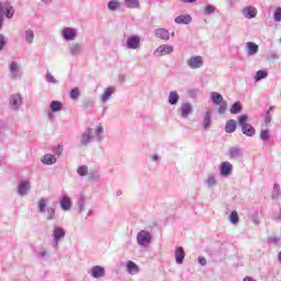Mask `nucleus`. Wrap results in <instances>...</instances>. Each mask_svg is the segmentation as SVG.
<instances>
[{
  "label": "nucleus",
  "mask_w": 281,
  "mask_h": 281,
  "mask_svg": "<svg viewBox=\"0 0 281 281\" xmlns=\"http://www.w3.org/2000/svg\"><path fill=\"white\" fill-rule=\"evenodd\" d=\"M280 196H281L280 184L279 183H274L273 184V189H272V193H271V199L273 201H278V199H280Z\"/></svg>",
  "instance_id": "nucleus-34"
},
{
  "label": "nucleus",
  "mask_w": 281,
  "mask_h": 281,
  "mask_svg": "<svg viewBox=\"0 0 281 281\" xmlns=\"http://www.w3.org/2000/svg\"><path fill=\"white\" fill-rule=\"evenodd\" d=\"M193 111H194V108L190 102L181 103L180 108L178 109V113H180V116L182 117V120H188V117L192 115Z\"/></svg>",
  "instance_id": "nucleus-9"
},
{
  "label": "nucleus",
  "mask_w": 281,
  "mask_h": 281,
  "mask_svg": "<svg viewBox=\"0 0 281 281\" xmlns=\"http://www.w3.org/2000/svg\"><path fill=\"white\" fill-rule=\"evenodd\" d=\"M2 25H3V16H0V30H1Z\"/></svg>",
  "instance_id": "nucleus-61"
},
{
  "label": "nucleus",
  "mask_w": 281,
  "mask_h": 281,
  "mask_svg": "<svg viewBox=\"0 0 281 281\" xmlns=\"http://www.w3.org/2000/svg\"><path fill=\"white\" fill-rule=\"evenodd\" d=\"M241 111H243V105L240 104V102H235L231 108V113L233 115H238V113H240Z\"/></svg>",
  "instance_id": "nucleus-40"
},
{
  "label": "nucleus",
  "mask_w": 281,
  "mask_h": 281,
  "mask_svg": "<svg viewBox=\"0 0 281 281\" xmlns=\"http://www.w3.org/2000/svg\"><path fill=\"white\" fill-rule=\"evenodd\" d=\"M59 204L63 210V212H69L71 210V198L69 195H63L59 199Z\"/></svg>",
  "instance_id": "nucleus-21"
},
{
  "label": "nucleus",
  "mask_w": 281,
  "mask_h": 281,
  "mask_svg": "<svg viewBox=\"0 0 281 281\" xmlns=\"http://www.w3.org/2000/svg\"><path fill=\"white\" fill-rule=\"evenodd\" d=\"M94 134H95V142H98L99 144L102 143V140L104 139V127H102V125H98Z\"/></svg>",
  "instance_id": "nucleus-33"
},
{
  "label": "nucleus",
  "mask_w": 281,
  "mask_h": 281,
  "mask_svg": "<svg viewBox=\"0 0 281 281\" xmlns=\"http://www.w3.org/2000/svg\"><path fill=\"white\" fill-rule=\"evenodd\" d=\"M260 139L261 142H263L265 144H267L268 142H270L271 139V132L269 130H261L260 131Z\"/></svg>",
  "instance_id": "nucleus-37"
},
{
  "label": "nucleus",
  "mask_w": 281,
  "mask_h": 281,
  "mask_svg": "<svg viewBox=\"0 0 281 281\" xmlns=\"http://www.w3.org/2000/svg\"><path fill=\"white\" fill-rule=\"evenodd\" d=\"M5 47V37L3 34H0V52Z\"/></svg>",
  "instance_id": "nucleus-54"
},
{
  "label": "nucleus",
  "mask_w": 281,
  "mask_h": 281,
  "mask_svg": "<svg viewBox=\"0 0 281 281\" xmlns=\"http://www.w3.org/2000/svg\"><path fill=\"white\" fill-rule=\"evenodd\" d=\"M214 12H216V7H214L212 4H207L204 8V14H206V15L214 14Z\"/></svg>",
  "instance_id": "nucleus-50"
},
{
  "label": "nucleus",
  "mask_w": 281,
  "mask_h": 281,
  "mask_svg": "<svg viewBox=\"0 0 281 281\" xmlns=\"http://www.w3.org/2000/svg\"><path fill=\"white\" fill-rule=\"evenodd\" d=\"M113 93H115V88L113 87L105 88L104 92L101 94L102 104H106V102L111 100V95H113Z\"/></svg>",
  "instance_id": "nucleus-26"
},
{
  "label": "nucleus",
  "mask_w": 281,
  "mask_h": 281,
  "mask_svg": "<svg viewBox=\"0 0 281 281\" xmlns=\"http://www.w3.org/2000/svg\"><path fill=\"white\" fill-rule=\"evenodd\" d=\"M30 190H32V182L30 180H22L18 186L19 196H27Z\"/></svg>",
  "instance_id": "nucleus-13"
},
{
  "label": "nucleus",
  "mask_w": 281,
  "mask_h": 281,
  "mask_svg": "<svg viewBox=\"0 0 281 281\" xmlns=\"http://www.w3.org/2000/svg\"><path fill=\"white\" fill-rule=\"evenodd\" d=\"M155 36L161 41H170V32L166 29H157L155 31Z\"/></svg>",
  "instance_id": "nucleus-28"
},
{
  "label": "nucleus",
  "mask_w": 281,
  "mask_h": 281,
  "mask_svg": "<svg viewBox=\"0 0 281 281\" xmlns=\"http://www.w3.org/2000/svg\"><path fill=\"white\" fill-rule=\"evenodd\" d=\"M238 124L234 120H228L225 125V133H236Z\"/></svg>",
  "instance_id": "nucleus-31"
},
{
  "label": "nucleus",
  "mask_w": 281,
  "mask_h": 281,
  "mask_svg": "<svg viewBox=\"0 0 281 281\" xmlns=\"http://www.w3.org/2000/svg\"><path fill=\"white\" fill-rule=\"evenodd\" d=\"M89 106H91V101H86V102H85V108H86V109H89Z\"/></svg>",
  "instance_id": "nucleus-59"
},
{
  "label": "nucleus",
  "mask_w": 281,
  "mask_h": 281,
  "mask_svg": "<svg viewBox=\"0 0 281 281\" xmlns=\"http://www.w3.org/2000/svg\"><path fill=\"white\" fill-rule=\"evenodd\" d=\"M243 148L239 146H233L228 149V157L229 159H240L244 157Z\"/></svg>",
  "instance_id": "nucleus-19"
},
{
  "label": "nucleus",
  "mask_w": 281,
  "mask_h": 281,
  "mask_svg": "<svg viewBox=\"0 0 281 281\" xmlns=\"http://www.w3.org/2000/svg\"><path fill=\"white\" fill-rule=\"evenodd\" d=\"M274 23H281V7H278L273 12Z\"/></svg>",
  "instance_id": "nucleus-48"
},
{
  "label": "nucleus",
  "mask_w": 281,
  "mask_h": 281,
  "mask_svg": "<svg viewBox=\"0 0 281 281\" xmlns=\"http://www.w3.org/2000/svg\"><path fill=\"white\" fill-rule=\"evenodd\" d=\"M136 243L139 247H143V249H146L153 243V235H150L148 231H140L136 235Z\"/></svg>",
  "instance_id": "nucleus-2"
},
{
  "label": "nucleus",
  "mask_w": 281,
  "mask_h": 281,
  "mask_svg": "<svg viewBox=\"0 0 281 281\" xmlns=\"http://www.w3.org/2000/svg\"><path fill=\"white\" fill-rule=\"evenodd\" d=\"M77 205L79 207V212H85V205H87V200L85 196H80L77 201Z\"/></svg>",
  "instance_id": "nucleus-47"
},
{
  "label": "nucleus",
  "mask_w": 281,
  "mask_h": 281,
  "mask_svg": "<svg viewBox=\"0 0 281 281\" xmlns=\"http://www.w3.org/2000/svg\"><path fill=\"white\" fill-rule=\"evenodd\" d=\"M278 260L281 262V251L278 254Z\"/></svg>",
  "instance_id": "nucleus-63"
},
{
  "label": "nucleus",
  "mask_w": 281,
  "mask_h": 281,
  "mask_svg": "<svg viewBox=\"0 0 281 281\" xmlns=\"http://www.w3.org/2000/svg\"><path fill=\"white\" fill-rule=\"evenodd\" d=\"M159 160H160L159 155L155 154L151 156V161H154L155 164H159Z\"/></svg>",
  "instance_id": "nucleus-56"
},
{
  "label": "nucleus",
  "mask_w": 281,
  "mask_h": 281,
  "mask_svg": "<svg viewBox=\"0 0 281 281\" xmlns=\"http://www.w3.org/2000/svg\"><path fill=\"white\" fill-rule=\"evenodd\" d=\"M175 259L177 265H183V260H186V250H183V247L176 248Z\"/></svg>",
  "instance_id": "nucleus-25"
},
{
  "label": "nucleus",
  "mask_w": 281,
  "mask_h": 281,
  "mask_svg": "<svg viewBox=\"0 0 281 281\" xmlns=\"http://www.w3.org/2000/svg\"><path fill=\"white\" fill-rule=\"evenodd\" d=\"M53 153L54 155H56V157H60V155H63V146L57 145L56 147H54Z\"/></svg>",
  "instance_id": "nucleus-52"
},
{
  "label": "nucleus",
  "mask_w": 281,
  "mask_h": 281,
  "mask_svg": "<svg viewBox=\"0 0 281 281\" xmlns=\"http://www.w3.org/2000/svg\"><path fill=\"white\" fill-rule=\"evenodd\" d=\"M139 47H142V37L132 35L126 38L127 49H139Z\"/></svg>",
  "instance_id": "nucleus-12"
},
{
  "label": "nucleus",
  "mask_w": 281,
  "mask_h": 281,
  "mask_svg": "<svg viewBox=\"0 0 281 281\" xmlns=\"http://www.w3.org/2000/svg\"><path fill=\"white\" fill-rule=\"evenodd\" d=\"M0 16L12 19L14 16V7L10 5V3L0 2Z\"/></svg>",
  "instance_id": "nucleus-14"
},
{
  "label": "nucleus",
  "mask_w": 281,
  "mask_h": 281,
  "mask_svg": "<svg viewBox=\"0 0 281 281\" xmlns=\"http://www.w3.org/2000/svg\"><path fill=\"white\" fill-rule=\"evenodd\" d=\"M186 65L189 69H201V67H203V56H191L186 60Z\"/></svg>",
  "instance_id": "nucleus-7"
},
{
  "label": "nucleus",
  "mask_w": 281,
  "mask_h": 281,
  "mask_svg": "<svg viewBox=\"0 0 281 281\" xmlns=\"http://www.w3.org/2000/svg\"><path fill=\"white\" fill-rule=\"evenodd\" d=\"M41 161L44 164V166H54V164L58 161V158H56L55 155L46 154L41 158Z\"/></svg>",
  "instance_id": "nucleus-27"
},
{
  "label": "nucleus",
  "mask_w": 281,
  "mask_h": 281,
  "mask_svg": "<svg viewBox=\"0 0 281 281\" xmlns=\"http://www.w3.org/2000/svg\"><path fill=\"white\" fill-rule=\"evenodd\" d=\"M46 221H54L56 218V209L48 206L45 210Z\"/></svg>",
  "instance_id": "nucleus-35"
},
{
  "label": "nucleus",
  "mask_w": 281,
  "mask_h": 281,
  "mask_svg": "<svg viewBox=\"0 0 281 281\" xmlns=\"http://www.w3.org/2000/svg\"><path fill=\"white\" fill-rule=\"evenodd\" d=\"M70 98L72 100H78V98H80V89L78 88H74L70 90Z\"/></svg>",
  "instance_id": "nucleus-49"
},
{
  "label": "nucleus",
  "mask_w": 281,
  "mask_h": 281,
  "mask_svg": "<svg viewBox=\"0 0 281 281\" xmlns=\"http://www.w3.org/2000/svg\"><path fill=\"white\" fill-rule=\"evenodd\" d=\"M234 170V165L229 161H224L220 166V173L222 177H229Z\"/></svg>",
  "instance_id": "nucleus-17"
},
{
  "label": "nucleus",
  "mask_w": 281,
  "mask_h": 281,
  "mask_svg": "<svg viewBox=\"0 0 281 281\" xmlns=\"http://www.w3.org/2000/svg\"><path fill=\"white\" fill-rule=\"evenodd\" d=\"M49 109L52 113H58L63 111V102L54 100L50 102Z\"/></svg>",
  "instance_id": "nucleus-30"
},
{
  "label": "nucleus",
  "mask_w": 281,
  "mask_h": 281,
  "mask_svg": "<svg viewBox=\"0 0 281 281\" xmlns=\"http://www.w3.org/2000/svg\"><path fill=\"white\" fill-rule=\"evenodd\" d=\"M61 38L66 42L76 41L78 36V30L75 27L66 26L61 30Z\"/></svg>",
  "instance_id": "nucleus-8"
},
{
  "label": "nucleus",
  "mask_w": 281,
  "mask_h": 281,
  "mask_svg": "<svg viewBox=\"0 0 281 281\" xmlns=\"http://www.w3.org/2000/svg\"><path fill=\"white\" fill-rule=\"evenodd\" d=\"M45 207H47V200L42 198L37 202V210H38L40 214H45V211H46Z\"/></svg>",
  "instance_id": "nucleus-38"
},
{
  "label": "nucleus",
  "mask_w": 281,
  "mask_h": 281,
  "mask_svg": "<svg viewBox=\"0 0 281 281\" xmlns=\"http://www.w3.org/2000/svg\"><path fill=\"white\" fill-rule=\"evenodd\" d=\"M104 273H106V272L104 270V267H102V266H94L90 270V276L92 278H95L97 280L100 278H104Z\"/></svg>",
  "instance_id": "nucleus-22"
},
{
  "label": "nucleus",
  "mask_w": 281,
  "mask_h": 281,
  "mask_svg": "<svg viewBox=\"0 0 281 281\" xmlns=\"http://www.w3.org/2000/svg\"><path fill=\"white\" fill-rule=\"evenodd\" d=\"M270 56H271V58H276L277 57L276 53H271Z\"/></svg>",
  "instance_id": "nucleus-64"
},
{
  "label": "nucleus",
  "mask_w": 281,
  "mask_h": 281,
  "mask_svg": "<svg viewBox=\"0 0 281 281\" xmlns=\"http://www.w3.org/2000/svg\"><path fill=\"white\" fill-rule=\"evenodd\" d=\"M175 52V46L168 45V44H162L157 47V49L154 52V55L157 56L158 58L161 56H168Z\"/></svg>",
  "instance_id": "nucleus-11"
},
{
  "label": "nucleus",
  "mask_w": 281,
  "mask_h": 281,
  "mask_svg": "<svg viewBox=\"0 0 281 281\" xmlns=\"http://www.w3.org/2000/svg\"><path fill=\"white\" fill-rule=\"evenodd\" d=\"M91 142H93V128L87 127L86 131L81 133L77 148H87Z\"/></svg>",
  "instance_id": "nucleus-3"
},
{
  "label": "nucleus",
  "mask_w": 281,
  "mask_h": 281,
  "mask_svg": "<svg viewBox=\"0 0 281 281\" xmlns=\"http://www.w3.org/2000/svg\"><path fill=\"white\" fill-rule=\"evenodd\" d=\"M271 113H269V111H267L266 116H265V124H271Z\"/></svg>",
  "instance_id": "nucleus-55"
},
{
  "label": "nucleus",
  "mask_w": 281,
  "mask_h": 281,
  "mask_svg": "<svg viewBox=\"0 0 281 281\" xmlns=\"http://www.w3.org/2000/svg\"><path fill=\"white\" fill-rule=\"evenodd\" d=\"M217 177H218L217 173H209V175H206L204 183L207 186V188H210L212 190L213 188H216V186H218Z\"/></svg>",
  "instance_id": "nucleus-20"
},
{
  "label": "nucleus",
  "mask_w": 281,
  "mask_h": 281,
  "mask_svg": "<svg viewBox=\"0 0 281 281\" xmlns=\"http://www.w3.org/2000/svg\"><path fill=\"white\" fill-rule=\"evenodd\" d=\"M239 221L238 212L233 211L229 215V223H232V225H238Z\"/></svg>",
  "instance_id": "nucleus-44"
},
{
  "label": "nucleus",
  "mask_w": 281,
  "mask_h": 281,
  "mask_svg": "<svg viewBox=\"0 0 281 281\" xmlns=\"http://www.w3.org/2000/svg\"><path fill=\"white\" fill-rule=\"evenodd\" d=\"M42 3H45V5H49V3H52V0H41Z\"/></svg>",
  "instance_id": "nucleus-60"
},
{
  "label": "nucleus",
  "mask_w": 281,
  "mask_h": 281,
  "mask_svg": "<svg viewBox=\"0 0 281 281\" xmlns=\"http://www.w3.org/2000/svg\"><path fill=\"white\" fill-rule=\"evenodd\" d=\"M116 196H122V190L116 191Z\"/></svg>",
  "instance_id": "nucleus-62"
},
{
  "label": "nucleus",
  "mask_w": 281,
  "mask_h": 281,
  "mask_svg": "<svg viewBox=\"0 0 281 281\" xmlns=\"http://www.w3.org/2000/svg\"><path fill=\"white\" fill-rule=\"evenodd\" d=\"M21 106H23V97L19 93L11 94L9 99V109H11V111H21Z\"/></svg>",
  "instance_id": "nucleus-5"
},
{
  "label": "nucleus",
  "mask_w": 281,
  "mask_h": 281,
  "mask_svg": "<svg viewBox=\"0 0 281 281\" xmlns=\"http://www.w3.org/2000/svg\"><path fill=\"white\" fill-rule=\"evenodd\" d=\"M77 173L79 177H87L89 175V167L81 165L77 169Z\"/></svg>",
  "instance_id": "nucleus-43"
},
{
  "label": "nucleus",
  "mask_w": 281,
  "mask_h": 281,
  "mask_svg": "<svg viewBox=\"0 0 281 281\" xmlns=\"http://www.w3.org/2000/svg\"><path fill=\"white\" fill-rule=\"evenodd\" d=\"M179 100H180L179 92H177V91L169 92L168 103L171 106H177V104H179Z\"/></svg>",
  "instance_id": "nucleus-29"
},
{
  "label": "nucleus",
  "mask_w": 281,
  "mask_h": 281,
  "mask_svg": "<svg viewBox=\"0 0 281 281\" xmlns=\"http://www.w3.org/2000/svg\"><path fill=\"white\" fill-rule=\"evenodd\" d=\"M175 23H177L178 25H190V23H192V15L190 14L178 15L175 19Z\"/></svg>",
  "instance_id": "nucleus-23"
},
{
  "label": "nucleus",
  "mask_w": 281,
  "mask_h": 281,
  "mask_svg": "<svg viewBox=\"0 0 281 281\" xmlns=\"http://www.w3.org/2000/svg\"><path fill=\"white\" fill-rule=\"evenodd\" d=\"M211 100H212L213 104L218 106L217 111H218L220 115H223V113H225L227 111V102H225L223 100V94H221L218 92H212Z\"/></svg>",
  "instance_id": "nucleus-4"
},
{
  "label": "nucleus",
  "mask_w": 281,
  "mask_h": 281,
  "mask_svg": "<svg viewBox=\"0 0 281 281\" xmlns=\"http://www.w3.org/2000/svg\"><path fill=\"white\" fill-rule=\"evenodd\" d=\"M66 232L65 228L60 227V226H55L54 231H53V239H54V248L58 249V245L60 243V240H65V236H66Z\"/></svg>",
  "instance_id": "nucleus-6"
},
{
  "label": "nucleus",
  "mask_w": 281,
  "mask_h": 281,
  "mask_svg": "<svg viewBox=\"0 0 281 281\" xmlns=\"http://www.w3.org/2000/svg\"><path fill=\"white\" fill-rule=\"evenodd\" d=\"M82 49H85V45L82 43L72 42L68 44L70 56H80V54H82Z\"/></svg>",
  "instance_id": "nucleus-15"
},
{
  "label": "nucleus",
  "mask_w": 281,
  "mask_h": 281,
  "mask_svg": "<svg viewBox=\"0 0 281 281\" xmlns=\"http://www.w3.org/2000/svg\"><path fill=\"white\" fill-rule=\"evenodd\" d=\"M88 179L90 181H100V175L97 171H88Z\"/></svg>",
  "instance_id": "nucleus-46"
},
{
  "label": "nucleus",
  "mask_w": 281,
  "mask_h": 281,
  "mask_svg": "<svg viewBox=\"0 0 281 281\" xmlns=\"http://www.w3.org/2000/svg\"><path fill=\"white\" fill-rule=\"evenodd\" d=\"M9 71L12 80H19V78H21V64L16 60H12L9 65Z\"/></svg>",
  "instance_id": "nucleus-10"
},
{
  "label": "nucleus",
  "mask_w": 281,
  "mask_h": 281,
  "mask_svg": "<svg viewBox=\"0 0 281 281\" xmlns=\"http://www.w3.org/2000/svg\"><path fill=\"white\" fill-rule=\"evenodd\" d=\"M269 76V72L267 70H258L255 75V81L260 82V80H265Z\"/></svg>",
  "instance_id": "nucleus-39"
},
{
  "label": "nucleus",
  "mask_w": 281,
  "mask_h": 281,
  "mask_svg": "<svg viewBox=\"0 0 281 281\" xmlns=\"http://www.w3.org/2000/svg\"><path fill=\"white\" fill-rule=\"evenodd\" d=\"M241 14L245 19H256L258 16V9L254 5H248L241 9Z\"/></svg>",
  "instance_id": "nucleus-16"
},
{
  "label": "nucleus",
  "mask_w": 281,
  "mask_h": 281,
  "mask_svg": "<svg viewBox=\"0 0 281 281\" xmlns=\"http://www.w3.org/2000/svg\"><path fill=\"white\" fill-rule=\"evenodd\" d=\"M24 38L27 45H32V43H34V31H32V29L26 30L24 33Z\"/></svg>",
  "instance_id": "nucleus-36"
},
{
  "label": "nucleus",
  "mask_w": 281,
  "mask_h": 281,
  "mask_svg": "<svg viewBox=\"0 0 281 281\" xmlns=\"http://www.w3.org/2000/svg\"><path fill=\"white\" fill-rule=\"evenodd\" d=\"M45 80L46 82H48L49 85H58V80H56V78L54 77V75H52V72H47L45 75Z\"/></svg>",
  "instance_id": "nucleus-45"
},
{
  "label": "nucleus",
  "mask_w": 281,
  "mask_h": 281,
  "mask_svg": "<svg viewBox=\"0 0 281 281\" xmlns=\"http://www.w3.org/2000/svg\"><path fill=\"white\" fill-rule=\"evenodd\" d=\"M198 262H199V265H201V267L207 266V259H205V257H199Z\"/></svg>",
  "instance_id": "nucleus-53"
},
{
  "label": "nucleus",
  "mask_w": 281,
  "mask_h": 281,
  "mask_svg": "<svg viewBox=\"0 0 281 281\" xmlns=\"http://www.w3.org/2000/svg\"><path fill=\"white\" fill-rule=\"evenodd\" d=\"M181 3H196V0H180Z\"/></svg>",
  "instance_id": "nucleus-57"
},
{
  "label": "nucleus",
  "mask_w": 281,
  "mask_h": 281,
  "mask_svg": "<svg viewBox=\"0 0 281 281\" xmlns=\"http://www.w3.org/2000/svg\"><path fill=\"white\" fill-rule=\"evenodd\" d=\"M244 281H256V279H254L251 277H246V278H244Z\"/></svg>",
  "instance_id": "nucleus-58"
},
{
  "label": "nucleus",
  "mask_w": 281,
  "mask_h": 281,
  "mask_svg": "<svg viewBox=\"0 0 281 281\" xmlns=\"http://www.w3.org/2000/svg\"><path fill=\"white\" fill-rule=\"evenodd\" d=\"M248 122L249 116H247V114L238 116V125L241 128L243 135H246V137H254L256 135V128Z\"/></svg>",
  "instance_id": "nucleus-1"
},
{
  "label": "nucleus",
  "mask_w": 281,
  "mask_h": 281,
  "mask_svg": "<svg viewBox=\"0 0 281 281\" xmlns=\"http://www.w3.org/2000/svg\"><path fill=\"white\" fill-rule=\"evenodd\" d=\"M259 49H260V47L258 46V44H256L254 42H247L246 43V54H247V56H256V54H258Z\"/></svg>",
  "instance_id": "nucleus-24"
},
{
  "label": "nucleus",
  "mask_w": 281,
  "mask_h": 281,
  "mask_svg": "<svg viewBox=\"0 0 281 281\" xmlns=\"http://www.w3.org/2000/svg\"><path fill=\"white\" fill-rule=\"evenodd\" d=\"M124 3L131 10L139 8V0H125Z\"/></svg>",
  "instance_id": "nucleus-41"
},
{
  "label": "nucleus",
  "mask_w": 281,
  "mask_h": 281,
  "mask_svg": "<svg viewBox=\"0 0 281 281\" xmlns=\"http://www.w3.org/2000/svg\"><path fill=\"white\" fill-rule=\"evenodd\" d=\"M121 3L120 1L117 0H110L108 2V9L111 11V12H115V10H117V8H120Z\"/></svg>",
  "instance_id": "nucleus-42"
},
{
  "label": "nucleus",
  "mask_w": 281,
  "mask_h": 281,
  "mask_svg": "<svg viewBox=\"0 0 281 281\" xmlns=\"http://www.w3.org/2000/svg\"><path fill=\"white\" fill-rule=\"evenodd\" d=\"M48 257H49V252H47V249L42 248L38 250L37 258L43 259V258H48Z\"/></svg>",
  "instance_id": "nucleus-51"
},
{
  "label": "nucleus",
  "mask_w": 281,
  "mask_h": 281,
  "mask_svg": "<svg viewBox=\"0 0 281 281\" xmlns=\"http://www.w3.org/2000/svg\"><path fill=\"white\" fill-rule=\"evenodd\" d=\"M126 269H127V272L131 273V276H135L139 273V267H137L133 261H127Z\"/></svg>",
  "instance_id": "nucleus-32"
},
{
  "label": "nucleus",
  "mask_w": 281,
  "mask_h": 281,
  "mask_svg": "<svg viewBox=\"0 0 281 281\" xmlns=\"http://www.w3.org/2000/svg\"><path fill=\"white\" fill-rule=\"evenodd\" d=\"M202 127L204 131H210V128H212V110L210 109H206L203 114Z\"/></svg>",
  "instance_id": "nucleus-18"
}]
</instances>
